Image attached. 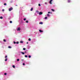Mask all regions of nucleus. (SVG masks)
<instances>
[{
    "mask_svg": "<svg viewBox=\"0 0 80 80\" xmlns=\"http://www.w3.org/2000/svg\"><path fill=\"white\" fill-rule=\"evenodd\" d=\"M14 42V44H15V43H16V42Z\"/></svg>",
    "mask_w": 80,
    "mask_h": 80,
    "instance_id": "31",
    "label": "nucleus"
},
{
    "mask_svg": "<svg viewBox=\"0 0 80 80\" xmlns=\"http://www.w3.org/2000/svg\"><path fill=\"white\" fill-rule=\"evenodd\" d=\"M28 57H29V58H30L31 57V56L29 55V56H28Z\"/></svg>",
    "mask_w": 80,
    "mask_h": 80,
    "instance_id": "26",
    "label": "nucleus"
},
{
    "mask_svg": "<svg viewBox=\"0 0 80 80\" xmlns=\"http://www.w3.org/2000/svg\"><path fill=\"white\" fill-rule=\"evenodd\" d=\"M22 65H25V63H23V64H22Z\"/></svg>",
    "mask_w": 80,
    "mask_h": 80,
    "instance_id": "35",
    "label": "nucleus"
},
{
    "mask_svg": "<svg viewBox=\"0 0 80 80\" xmlns=\"http://www.w3.org/2000/svg\"><path fill=\"white\" fill-rule=\"evenodd\" d=\"M7 56H6L5 57V58H7Z\"/></svg>",
    "mask_w": 80,
    "mask_h": 80,
    "instance_id": "34",
    "label": "nucleus"
},
{
    "mask_svg": "<svg viewBox=\"0 0 80 80\" xmlns=\"http://www.w3.org/2000/svg\"><path fill=\"white\" fill-rule=\"evenodd\" d=\"M26 23H28V21H26Z\"/></svg>",
    "mask_w": 80,
    "mask_h": 80,
    "instance_id": "27",
    "label": "nucleus"
},
{
    "mask_svg": "<svg viewBox=\"0 0 80 80\" xmlns=\"http://www.w3.org/2000/svg\"><path fill=\"white\" fill-rule=\"evenodd\" d=\"M47 19V17H46L45 18V19Z\"/></svg>",
    "mask_w": 80,
    "mask_h": 80,
    "instance_id": "29",
    "label": "nucleus"
},
{
    "mask_svg": "<svg viewBox=\"0 0 80 80\" xmlns=\"http://www.w3.org/2000/svg\"><path fill=\"white\" fill-rule=\"evenodd\" d=\"M20 43H23V42L22 41H21L20 42Z\"/></svg>",
    "mask_w": 80,
    "mask_h": 80,
    "instance_id": "10",
    "label": "nucleus"
},
{
    "mask_svg": "<svg viewBox=\"0 0 80 80\" xmlns=\"http://www.w3.org/2000/svg\"><path fill=\"white\" fill-rule=\"evenodd\" d=\"M38 6H39V7H40L41 6V5H40V4H39Z\"/></svg>",
    "mask_w": 80,
    "mask_h": 80,
    "instance_id": "24",
    "label": "nucleus"
},
{
    "mask_svg": "<svg viewBox=\"0 0 80 80\" xmlns=\"http://www.w3.org/2000/svg\"><path fill=\"white\" fill-rule=\"evenodd\" d=\"M28 41H31V39H30V38H29Z\"/></svg>",
    "mask_w": 80,
    "mask_h": 80,
    "instance_id": "19",
    "label": "nucleus"
},
{
    "mask_svg": "<svg viewBox=\"0 0 80 80\" xmlns=\"http://www.w3.org/2000/svg\"><path fill=\"white\" fill-rule=\"evenodd\" d=\"M27 44H28V42H27Z\"/></svg>",
    "mask_w": 80,
    "mask_h": 80,
    "instance_id": "37",
    "label": "nucleus"
},
{
    "mask_svg": "<svg viewBox=\"0 0 80 80\" xmlns=\"http://www.w3.org/2000/svg\"><path fill=\"white\" fill-rule=\"evenodd\" d=\"M33 8H32L31 9V11H32Z\"/></svg>",
    "mask_w": 80,
    "mask_h": 80,
    "instance_id": "12",
    "label": "nucleus"
},
{
    "mask_svg": "<svg viewBox=\"0 0 80 80\" xmlns=\"http://www.w3.org/2000/svg\"><path fill=\"white\" fill-rule=\"evenodd\" d=\"M5 62H7V58H6V59L5 60Z\"/></svg>",
    "mask_w": 80,
    "mask_h": 80,
    "instance_id": "20",
    "label": "nucleus"
},
{
    "mask_svg": "<svg viewBox=\"0 0 80 80\" xmlns=\"http://www.w3.org/2000/svg\"><path fill=\"white\" fill-rule=\"evenodd\" d=\"M25 57H26V58H27V57H28V56L27 55H25Z\"/></svg>",
    "mask_w": 80,
    "mask_h": 80,
    "instance_id": "17",
    "label": "nucleus"
},
{
    "mask_svg": "<svg viewBox=\"0 0 80 80\" xmlns=\"http://www.w3.org/2000/svg\"><path fill=\"white\" fill-rule=\"evenodd\" d=\"M20 28H18L17 29V31H20Z\"/></svg>",
    "mask_w": 80,
    "mask_h": 80,
    "instance_id": "3",
    "label": "nucleus"
},
{
    "mask_svg": "<svg viewBox=\"0 0 80 80\" xmlns=\"http://www.w3.org/2000/svg\"><path fill=\"white\" fill-rule=\"evenodd\" d=\"M47 16L48 17H50V14H47Z\"/></svg>",
    "mask_w": 80,
    "mask_h": 80,
    "instance_id": "5",
    "label": "nucleus"
},
{
    "mask_svg": "<svg viewBox=\"0 0 80 80\" xmlns=\"http://www.w3.org/2000/svg\"><path fill=\"white\" fill-rule=\"evenodd\" d=\"M12 67L14 68H15V65H13Z\"/></svg>",
    "mask_w": 80,
    "mask_h": 80,
    "instance_id": "14",
    "label": "nucleus"
},
{
    "mask_svg": "<svg viewBox=\"0 0 80 80\" xmlns=\"http://www.w3.org/2000/svg\"><path fill=\"white\" fill-rule=\"evenodd\" d=\"M7 5V4L6 3H5L4 4V5Z\"/></svg>",
    "mask_w": 80,
    "mask_h": 80,
    "instance_id": "32",
    "label": "nucleus"
},
{
    "mask_svg": "<svg viewBox=\"0 0 80 80\" xmlns=\"http://www.w3.org/2000/svg\"><path fill=\"white\" fill-rule=\"evenodd\" d=\"M8 48H11L12 47H11V46H8Z\"/></svg>",
    "mask_w": 80,
    "mask_h": 80,
    "instance_id": "13",
    "label": "nucleus"
},
{
    "mask_svg": "<svg viewBox=\"0 0 80 80\" xmlns=\"http://www.w3.org/2000/svg\"><path fill=\"white\" fill-rule=\"evenodd\" d=\"M42 14H43V13L42 12H40L39 13V15H42Z\"/></svg>",
    "mask_w": 80,
    "mask_h": 80,
    "instance_id": "4",
    "label": "nucleus"
},
{
    "mask_svg": "<svg viewBox=\"0 0 80 80\" xmlns=\"http://www.w3.org/2000/svg\"><path fill=\"white\" fill-rule=\"evenodd\" d=\"M68 3H70V0H68Z\"/></svg>",
    "mask_w": 80,
    "mask_h": 80,
    "instance_id": "15",
    "label": "nucleus"
},
{
    "mask_svg": "<svg viewBox=\"0 0 80 80\" xmlns=\"http://www.w3.org/2000/svg\"><path fill=\"white\" fill-rule=\"evenodd\" d=\"M13 10V8H9V11H10V12L12 10Z\"/></svg>",
    "mask_w": 80,
    "mask_h": 80,
    "instance_id": "1",
    "label": "nucleus"
},
{
    "mask_svg": "<svg viewBox=\"0 0 80 80\" xmlns=\"http://www.w3.org/2000/svg\"><path fill=\"white\" fill-rule=\"evenodd\" d=\"M48 13H52V12H48Z\"/></svg>",
    "mask_w": 80,
    "mask_h": 80,
    "instance_id": "30",
    "label": "nucleus"
},
{
    "mask_svg": "<svg viewBox=\"0 0 80 80\" xmlns=\"http://www.w3.org/2000/svg\"><path fill=\"white\" fill-rule=\"evenodd\" d=\"M17 44H18L19 43V42H16V43Z\"/></svg>",
    "mask_w": 80,
    "mask_h": 80,
    "instance_id": "21",
    "label": "nucleus"
},
{
    "mask_svg": "<svg viewBox=\"0 0 80 80\" xmlns=\"http://www.w3.org/2000/svg\"><path fill=\"white\" fill-rule=\"evenodd\" d=\"M45 4H46V5H47V2H45Z\"/></svg>",
    "mask_w": 80,
    "mask_h": 80,
    "instance_id": "36",
    "label": "nucleus"
},
{
    "mask_svg": "<svg viewBox=\"0 0 80 80\" xmlns=\"http://www.w3.org/2000/svg\"><path fill=\"white\" fill-rule=\"evenodd\" d=\"M39 24H43V22H39Z\"/></svg>",
    "mask_w": 80,
    "mask_h": 80,
    "instance_id": "9",
    "label": "nucleus"
},
{
    "mask_svg": "<svg viewBox=\"0 0 80 80\" xmlns=\"http://www.w3.org/2000/svg\"><path fill=\"white\" fill-rule=\"evenodd\" d=\"M39 31L40 32H43V31H42V30H39Z\"/></svg>",
    "mask_w": 80,
    "mask_h": 80,
    "instance_id": "7",
    "label": "nucleus"
},
{
    "mask_svg": "<svg viewBox=\"0 0 80 80\" xmlns=\"http://www.w3.org/2000/svg\"><path fill=\"white\" fill-rule=\"evenodd\" d=\"M10 23H12V21H10Z\"/></svg>",
    "mask_w": 80,
    "mask_h": 80,
    "instance_id": "22",
    "label": "nucleus"
},
{
    "mask_svg": "<svg viewBox=\"0 0 80 80\" xmlns=\"http://www.w3.org/2000/svg\"><path fill=\"white\" fill-rule=\"evenodd\" d=\"M0 18L1 19H3V17H0Z\"/></svg>",
    "mask_w": 80,
    "mask_h": 80,
    "instance_id": "16",
    "label": "nucleus"
},
{
    "mask_svg": "<svg viewBox=\"0 0 80 80\" xmlns=\"http://www.w3.org/2000/svg\"><path fill=\"white\" fill-rule=\"evenodd\" d=\"M52 11V12H55V10L53 9H51Z\"/></svg>",
    "mask_w": 80,
    "mask_h": 80,
    "instance_id": "8",
    "label": "nucleus"
},
{
    "mask_svg": "<svg viewBox=\"0 0 80 80\" xmlns=\"http://www.w3.org/2000/svg\"><path fill=\"white\" fill-rule=\"evenodd\" d=\"M4 11H5V9H3L2 10V12H4Z\"/></svg>",
    "mask_w": 80,
    "mask_h": 80,
    "instance_id": "25",
    "label": "nucleus"
},
{
    "mask_svg": "<svg viewBox=\"0 0 80 80\" xmlns=\"http://www.w3.org/2000/svg\"><path fill=\"white\" fill-rule=\"evenodd\" d=\"M53 0H50V1L49 2V3L50 4H52V2Z\"/></svg>",
    "mask_w": 80,
    "mask_h": 80,
    "instance_id": "2",
    "label": "nucleus"
},
{
    "mask_svg": "<svg viewBox=\"0 0 80 80\" xmlns=\"http://www.w3.org/2000/svg\"><path fill=\"white\" fill-rule=\"evenodd\" d=\"M21 53H22V55H24V54H25V53L23 52H21Z\"/></svg>",
    "mask_w": 80,
    "mask_h": 80,
    "instance_id": "6",
    "label": "nucleus"
},
{
    "mask_svg": "<svg viewBox=\"0 0 80 80\" xmlns=\"http://www.w3.org/2000/svg\"><path fill=\"white\" fill-rule=\"evenodd\" d=\"M3 40L4 42H6V40L5 39H4Z\"/></svg>",
    "mask_w": 80,
    "mask_h": 80,
    "instance_id": "18",
    "label": "nucleus"
},
{
    "mask_svg": "<svg viewBox=\"0 0 80 80\" xmlns=\"http://www.w3.org/2000/svg\"><path fill=\"white\" fill-rule=\"evenodd\" d=\"M4 75H7V73H4Z\"/></svg>",
    "mask_w": 80,
    "mask_h": 80,
    "instance_id": "28",
    "label": "nucleus"
},
{
    "mask_svg": "<svg viewBox=\"0 0 80 80\" xmlns=\"http://www.w3.org/2000/svg\"><path fill=\"white\" fill-rule=\"evenodd\" d=\"M23 50H26L25 48H23Z\"/></svg>",
    "mask_w": 80,
    "mask_h": 80,
    "instance_id": "23",
    "label": "nucleus"
},
{
    "mask_svg": "<svg viewBox=\"0 0 80 80\" xmlns=\"http://www.w3.org/2000/svg\"><path fill=\"white\" fill-rule=\"evenodd\" d=\"M17 62H19V61H20V59H17Z\"/></svg>",
    "mask_w": 80,
    "mask_h": 80,
    "instance_id": "11",
    "label": "nucleus"
},
{
    "mask_svg": "<svg viewBox=\"0 0 80 80\" xmlns=\"http://www.w3.org/2000/svg\"><path fill=\"white\" fill-rule=\"evenodd\" d=\"M24 21H25V20H26V19L25 18H24Z\"/></svg>",
    "mask_w": 80,
    "mask_h": 80,
    "instance_id": "33",
    "label": "nucleus"
},
{
    "mask_svg": "<svg viewBox=\"0 0 80 80\" xmlns=\"http://www.w3.org/2000/svg\"><path fill=\"white\" fill-rule=\"evenodd\" d=\"M16 6H17V5H16Z\"/></svg>",
    "mask_w": 80,
    "mask_h": 80,
    "instance_id": "38",
    "label": "nucleus"
}]
</instances>
